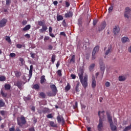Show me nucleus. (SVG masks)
Masks as SVG:
<instances>
[{
    "instance_id": "1",
    "label": "nucleus",
    "mask_w": 131,
    "mask_h": 131,
    "mask_svg": "<svg viewBox=\"0 0 131 131\" xmlns=\"http://www.w3.org/2000/svg\"><path fill=\"white\" fill-rule=\"evenodd\" d=\"M78 76L80 79V81L84 88V89H86L88 88V75H85L83 77V72L81 70L79 71L78 72Z\"/></svg>"
},
{
    "instance_id": "2",
    "label": "nucleus",
    "mask_w": 131,
    "mask_h": 131,
    "mask_svg": "<svg viewBox=\"0 0 131 131\" xmlns=\"http://www.w3.org/2000/svg\"><path fill=\"white\" fill-rule=\"evenodd\" d=\"M105 113V111H99L98 112V116L99 117V123L97 125V129L99 131H102L103 129V127L104 126V124H103V120L102 118H104V114Z\"/></svg>"
},
{
    "instance_id": "3",
    "label": "nucleus",
    "mask_w": 131,
    "mask_h": 131,
    "mask_svg": "<svg viewBox=\"0 0 131 131\" xmlns=\"http://www.w3.org/2000/svg\"><path fill=\"white\" fill-rule=\"evenodd\" d=\"M107 120L110 123L111 130L115 131L117 129L116 126L113 124V120H112V116H111V113L109 111H106V112Z\"/></svg>"
},
{
    "instance_id": "4",
    "label": "nucleus",
    "mask_w": 131,
    "mask_h": 131,
    "mask_svg": "<svg viewBox=\"0 0 131 131\" xmlns=\"http://www.w3.org/2000/svg\"><path fill=\"white\" fill-rule=\"evenodd\" d=\"M17 124L19 126H23L26 123V119H25V117L23 116H21L20 118H17Z\"/></svg>"
},
{
    "instance_id": "5",
    "label": "nucleus",
    "mask_w": 131,
    "mask_h": 131,
    "mask_svg": "<svg viewBox=\"0 0 131 131\" xmlns=\"http://www.w3.org/2000/svg\"><path fill=\"white\" fill-rule=\"evenodd\" d=\"M131 10L129 9V7H126L125 9L124 17L128 19L129 18V15H130Z\"/></svg>"
},
{
    "instance_id": "6",
    "label": "nucleus",
    "mask_w": 131,
    "mask_h": 131,
    "mask_svg": "<svg viewBox=\"0 0 131 131\" xmlns=\"http://www.w3.org/2000/svg\"><path fill=\"white\" fill-rule=\"evenodd\" d=\"M56 119L57 120L58 123H60V122H61L62 124H64L65 123V120L64 119V118L63 117V116L60 115H58V116H57Z\"/></svg>"
},
{
    "instance_id": "7",
    "label": "nucleus",
    "mask_w": 131,
    "mask_h": 131,
    "mask_svg": "<svg viewBox=\"0 0 131 131\" xmlns=\"http://www.w3.org/2000/svg\"><path fill=\"white\" fill-rule=\"evenodd\" d=\"M7 22H8V20L6 18H3L0 20V28L5 27V26H6V24H7Z\"/></svg>"
},
{
    "instance_id": "8",
    "label": "nucleus",
    "mask_w": 131,
    "mask_h": 131,
    "mask_svg": "<svg viewBox=\"0 0 131 131\" xmlns=\"http://www.w3.org/2000/svg\"><path fill=\"white\" fill-rule=\"evenodd\" d=\"M99 64L100 66V70L101 71H103L102 76L104 75V71H105V69H106V67H105V64L102 61L99 62Z\"/></svg>"
},
{
    "instance_id": "9",
    "label": "nucleus",
    "mask_w": 131,
    "mask_h": 131,
    "mask_svg": "<svg viewBox=\"0 0 131 131\" xmlns=\"http://www.w3.org/2000/svg\"><path fill=\"white\" fill-rule=\"evenodd\" d=\"M50 88L52 91V93H54L55 95H57L58 93V90H57V87H56V85L52 84L50 85Z\"/></svg>"
},
{
    "instance_id": "10",
    "label": "nucleus",
    "mask_w": 131,
    "mask_h": 131,
    "mask_svg": "<svg viewBox=\"0 0 131 131\" xmlns=\"http://www.w3.org/2000/svg\"><path fill=\"white\" fill-rule=\"evenodd\" d=\"M111 52H112V46L110 45L105 53L104 58H107L106 56H108L109 54L111 53Z\"/></svg>"
},
{
    "instance_id": "11",
    "label": "nucleus",
    "mask_w": 131,
    "mask_h": 131,
    "mask_svg": "<svg viewBox=\"0 0 131 131\" xmlns=\"http://www.w3.org/2000/svg\"><path fill=\"white\" fill-rule=\"evenodd\" d=\"M107 26L106 22L104 21L101 25L98 28V31H102L103 29H105V28Z\"/></svg>"
},
{
    "instance_id": "12",
    "label": "nucleus",
    "mask_w": 131,
    "mask_h": 131,
    "mask_svg": "<svg viewBox=\"0 0 131 131\" xmlns=\"http://www.w3.org/2000/svg\"><path fill=\"white\" fill-rule=\"evenodd\" d=\"M96 85H97L96 78H95V76H93L92 81V88H93V89H95V88H96Z\"/></svg>"
},
{
    "instance_id": "13",
    "label": "nucleus",
    "mask_w": 131,
    "mask_h": 131,
    "mask_svg": "<svg viewBox=\"0 0 131 131\" xmlns=\"http://www.w3.org/2000/svg\"><path fill=\"white\" fill-rule=\"evenodd\" d=\"M114 34H118V33L120 31V28L118 26H115L113 29Z\"/></svg>"
},
{
    "instance_id": "14",
    "label": "nucleus",
    "mask_w": 131,
    "mask_h": 131,
    "mask_svg": "<svg viewBox=\"0 0 131 131\" xmlns=\"http://www.w3.org/2000/svg\"><path fill=\"white\" fill-rule=\"evenodd\" d=\"M65 18H72L73 16V13L71 11H69V12H67L64 15Z\"/></svg>"
},
{
    "instance_id": "15",
    "label": "nucleus",
    "mask_w": 131,
    "mask_h": 131,
    "mask_svg": "<svg viewBox=\"0 0 131 131\" xmlns=\"http://www.w3.org/2000/svg\"><path fill=\"white\" fill-rule=\"evenodd\" d=\"M45 82H47V79H46V76L45 75H42L40 77V83L41 84H43Z\"/></svg>"
},
{
    "instance_id": "16",
    "label": "nucleus",
    "mask_w": 131,
    "mask_h": 131,
    "mask_svg": "<svg viewBox=\"0 0 131 131\" xmlns=\"http://www.w3.org/2000/svg\"><path fill=\"white\" fill-rule=\"evenodd\" d=\"M121 40L123 43H125V42L129 41V39L127 37H123L122 38Z\"/></svg>"
},
{
    "instance_id": "17",
    "label": "nucleus",
    "mask_w": 131,
    "mask_h": 131,
    "mask_svg": "<svg viewBox=\"0 0 131 131\" xmlns=\"http://www.w3.org/2000/svg\"><path fill=\"white\" fill-rule=\"evenodd\" d=\"M1 95L2 96L3 98H7L8 96V93L4 92L2 89L1 90Z\"/></svg>"
},
{
    "instance_id": "18",
    "label": "nucleus",
    "mask_w": 131,
    "mask_h": 131,
    "mask_svg": "<svg viewBox=\"0 0 131 131\" xmlns=\"http://www.w3.org/2000/svg\"><path fill=\"white\" fill-rule=\"evenodd\" d=\"M6 106V103L4 101V100L0 99V108H3V107H5Z\"/></svg>"
},
{
    "instance_id": "19",
    "label": "nucleus",
    "mask_w": 131,
    "mask_h": 131,
    "mask_svg": "<svg viewBox=\"0 0 131 131\" xmlns=\"http://www.w3.org/2000/svg\"><path fill=\"white\" fill-rule=\"evenodd\" d=\"M126 79V77L125 76H119V81H124Z\"/></svg>"
},
{
    "instance_id": "20",
    "label": "nucleus",
    "mask_w": 131,
    "mask_h": 131,
    "mask_svg": "<svg viewBox=\"0 0 131 131\" xmlns=\"http://www.w3.org/2000/svg\"><path fill=\"white\" fill-rule=\"evenodd\" d=\"M99 50H100V47L99 46H96L93 49V53H98L99 52Z\"/></svg>"
},
{
    "instance_id": "21",
    "label": "nucleus",
    "mask_w": 131,
    "mask_h": 131,
    "mask_svg": "<svg viewBox=\"0 0 131 131\" xmlns=\"http://www.w3.org/2000/svg\"><path fill=\"white\" fill-rule=\"evenodd\" d=\"M95 66H96V64L95 63L91 64L89 68L90 71H93L94 70V68H95Z\"/></svg>"
},
{
    "instance_id": "22",
    "label": "nucleus",
    "mask_w": 131,
    "mask_h": 131,
    "mask_svg": "<svg viewBox=\"0 0 131 131\" xmlns=\"http://www.w3.org/2000/svg\"><path fill=\"white\" fill-rule=\"evenodd\" d=\"M30 28H31V26L28 25L23 28V30L24 31H27V30H29Z\"/></svg>"
},
{
    "instance_id": "23",
    "label": "nucleus",
    "mask_w": 131,
    "mask_h": 131,
    "mask_svg": "<svg viewBox=\"0 0 131 131\" xmlns=\"http://www.w3.org/2000/svg\"><path fill=\"white\" fill-rule=\"evenodd\" d=\"M50 125L52 126V127H58V125H57V124H55L54 121H50Z\"/></svg>"
},
{
    "instance_id": "24",
    "label": "nucleus",
    "mask_w": 131,
    "mask_h": 131,
    "mask_svg": "<svg viewBox=\"0 0 131 131\" xmlns=\"http://www.w3.org/2000/svg\"><path fill=\"white\" fill-rule=\"evenodd\" d=\"M16 86L19 89V90H21L22 89V83L20 81H18L16 83Z\"/></svg>"
},
{
    "instance_id": "25",
    "label": "nucleus",
    "mask_w": 131,
    "mask_h": 131,
    "mask_svg": "<svg viewBox=\"0 0 131 131\" xmlns=\"http://www.w3.org/2000/svg\"><path fill=\"white\" fill-rule=\"evenodd\" d=\"M48 112H50V110L48 108L44 107L42 110V113L44 114H46V113H48Z\"/></svg>"
},
{
    "instance_id": "26",
    "label": "nucleus",
    "mask_w": 131,
    "mask_h": 131,
    "mask_svg": "<svg viewBox=\"0 0 131 131\" xmlns=\"http://www.w3.org/2000/svg\"><path fill=\"white\" fill-rule=\"evenodd\" d=\"M33 89L36 91H38L39 90V85L38 84H35L33 85Z\"/></svg>"
},
{
    "instance_id": "27",
    "label": "nucleus",
    "mask_w": 131,
    "mask_h": 131,
    "mask_svg": "<svg viewBox=\"0 0 131 131\" xmlns=\"http://www.w3.org/2000/svg\"><path fill=\"white\" fill-rule=\"evenodd\" d=\"M70 63L74 64L75 63V55H73L72 58L70 60Z\"/></svg>"
},
{
    "instance_id": "28",
    "label": "nucleus",
    "mask_w": 131,
    "mask_h": 131,
    "mask_svg": "<svg viewBox=\"0 0 131 131\" xmlns=\"http://www.w3.org/2000/svg\"><path fill=\"white\" fill-rule=\"evenodd\" d=\"M5 90H11V85L9 84H5L4 85Z\"/></svg>"
},
{
    "instance_id": "29",
    "label": "nucleus",
    "mask_w": 131,
    "mask_h": 131,
    "mask_svg": "<svg viewBox=\"0 0 131 131\" xmlns=\"http://www.w3.org/2000/svg\"><path fill=\"white\" fill-rule=\"evenodd\" d=\"M55 61H56V55L53 54L52 55L51 57V61L52 62V64H54V63H55Z\"/></svg>"
},
{
    "instance_id": "30",
    "label": "nucleus",
    "mask_w": 131,
    "mask_h": 131,
    "mask_svg": "<svg viewBox=\"0 0 131 131\" xmlns=\"http://www.w3.org/2000/svg\"><path fill=\"white\" fill-rule=\"evenodd\" d=\"M63 16L61 15H57V21H61L62 20H63Z\"/></svg>"
},
{
    "instance_id": "31",
    "label": "nucleus",
    "mask_w": 131,
    "mask_h": 131,
    "mask_svg": "<svg viewBox=\"0 0 131 131\" xmlns=\"http://www.w3.org/2000/svg\"><path fill=\"white\" fill-rule=\"evenodd\" d=\"M15 73V76H16V77H20V76H21V72L16 71L15 72H14Z\"/></svg>"
},
{
    "instance_id": "32",
    "label": "nucleus",
    "mask_w": 131,
    "mask_h": 131,
    "mask_svg": "<svg viewBox=\"0 0 131 131\" xmlns=\"http://www.w3.org/2000/svg\"><path fill=\"white\" fill-rule=\"evenodd\" d=\"M80 84V83H79V82H77V84H76V85L75 91H76V92H79V84Z\"/></svg>"
},
{
    "instance_id": "33",
    "label": "nucleus",
    "mask_w": 131,
    "mask_h": 131,
    "mask_svg": "<svg viewBox=\"0 0 131 131\" xmlns=\"http://www.w3.org/2000/svg\"><path fill=\"white\" fill-rule=\"evenodd\" d=\"M47 95H48L49 97H54V96L56 95L54 93H52L51 92H47Z\"/></svg>"
},
{
    "instance_id": "34",
    "label": "nucleus",
    "mask_w": 131,
    "mask_h": 131,
    "mask_svg": "<svg viewBox=\"0 0 131 131\" xmlns=\"http://www.w3.org/2000/svg\"><path fill=\"white\" fill-rule=\"evenodd\" d=\"M6 76H0V81H6Z\"/></svg>"
},
{
    "instance_id": "35",
    "label": "nucleus",
    "mask_w": 131,
    "mask_h": 131,
    "mask_svg": "<svg viewBox=\"0 0 131 131\" xmlns=\"http://www.w3.org/2000/svg\"><path fill=\"white\" fill-rule=\"evenodd\" d=\"M70 89H71V86L69 83H68V85L65 88V90L68 91L69 90H70Z\"/></svg>"
},
{
    "instance_id": "36",
    "label": "nucleus",
    "mask_w": 131,
    "mask_h": 131,
    "mask_svg": "<svg viewBox=\"0 0 131 131\" xmlns=\"http://www.w3.org/2000/svg\"><path fill=\"white\" fill-rule=\"evenodd\" d=\"M61 24L63 27H66L67 26V23H66V20L65 19L62 21Z\"/></svg>"
},
{
    "instance_id": "37",
    "label": "nucleus",
    "mask_w": 131,
    "mask_h": 131,
    "mask_svg": "<svg viewBox=\"0 0 131 131\" xmlns=\"http://www.w3.org/2000/svg\"><path fill=\"white\" fill-rule=\"evenodd\" d=\"M38 25L39 26H43L45 25V23L42 22L41 20L38 21Z\"/></svg>"
},
{
    "instance_id": "38",
    "label": "nucleus",
    "mask_w": 131,
    "mask_h": 131,
    "mask_svg": "<svg viewBox=\"0 0 131 131\" xmlns=\"http://www.w3.org/2000/svg\"><path fill=\"white\" fill-rule=\"evenodd\" d=\"M57 73L58 76L61 77L62 76V70H58L57 72Z\"/></svg>"
},
{
    "instance_id": "39",
    "label": "nucleus",
    "mask_w": 131,
    "mask_h": 131,
    "mask_svg": "<svg viewBox=\"0 0 131 131\" xmlns=\"http://www.w3.org/2000/svg\"><path fill=\"white\" fill-rule=\"evenodd\" d=\"M40 97H41V98H42L43 99H45V98H46V94H45V93L43 92H41L39 94Z\"/></svg>"
},
{
    "instance_id": "40",
    "label": "nucleus",
    "mask_w": 131,
    "mask_h": 131,
    "mask_svg": "<svg viewBox=\"0 0 131 131\" xmlns=\"http://www.w3.org/2000/svg\"><path fill=\"white\" fill-rule=\"evenodd\" d=\"M114 6L113 5H111V7L108 8V13H111L112 11H113Z\"/></svg>"
},
{
    "instance_id": "41",
    "label": "nucleus",
    "mask_w": 131,
    "mask_h": 131,
    "mask_svg": "<svg viewBox=\"0 0 131 131\" xmlns=\"http://www.w3.org/2000/svg\"><path fill=\"white\" fill-rule=\"evenodd\" d=\"M42 29H43V30H44L45 31H47V30H48V27H47V25H43L42 26Z\"/></svg>"
},
{
    "instance_id": "42",
    "label": "nucleus",
    "mask_w": 131,
    "mask_h": 131,
    "mask_svg": "<svg viewBox=\"0 0 131 131\" xmlns=\"http://www.w3.org/2000/svg\"><path fill=\"white\" fill-rule=\"evenodd\" d=\"M19 60L21 62V65H24V63H25V62L24 61V59L23 58L20 57L19 58Z\"/></svg>"
},
{
    "instance_id": "43",
    "label": "nucleus",
    "mask_w": 131,
    "mask_h": 131,
    "mask_svg": "<svg viewBox=\"0 0 131 131\" xmlns=\"http://www.w3.org/2000/svg\"><path fill=\"white\" fill-rule=\"evenodd\" d=\"M24 101H25V102H27V101H29V100H30V97L28 96V97H24Z\"/></svg>"
},
{
    "instance_id": "44",
    "label": "nucleus",
    "mask_w": 131,
    "mask_h": 131,
    "mask_svg": "<svg viewBox=\"0 0 131 131\" xmlns=\"http://www.w3.org/2000/svg\"><path fill=\"white\" fill-rule=\"evenodd\" d=\"M6 113H7V112H6L5 111H0V114H1V115H2V116H4V115H5Z\"/></svg>"
},
{
    "instance_id": "45",
    "label": "nucleus",
    "mask_w": 131,
    "mask_h": 131,
    "mask_svg": "<svg viewBox=\"0 0 131 131\" xmlns=\"http://www.w3.org/2000/svg\"><path fill=\"white\" fill-rule=\"evenodd\" d=\"M9 56H10V57H11V58H14V57H16V54H15L14 53H11L10 54Z\"/></svg>"
},
{
    "instance_id": "46",
    "label": "nucleus",
    "mask_w": 131,
    "mask_h": 131,
    "mask_svg": "<svg viewBox=\"0 0 131 131\" xmlns=\"http://www.w3.org/2000/svg\"><path fill=\"white\" fill-rule=\"evenodd\" d=\"M125 129L127 131V130H130L131 129V124L125 128Z\"/></svg>"
},
{
    "instance_id": "47",
    "label": "nucleus",
    "mask_w": 131,
    "mask_h": 131,
    "mask_svg": "<svg viewBox=\"0 0 131 131\" xmlns=\"http://www.w3.org/2000/svg\"><path fill=\"white\" fill-rule=\"evenodd\" d=\"M6 40L8 42H11V38L9 36L6 37Z\"/></svg>"
},
{
    "instance_id": "48",
    "label": "nucleus",
    "mask_w": 131,
    "mask_h": 131,
    "mask_svg": "<svg viewBox=\"0 0 131 131\" xmlns=\"http://www.w3.org/2000/svg\"><path fill=\"white\" fill-rule=\"evenodd\" d=\"M70 6V3L68 1H66V7L67 8H69V7Z\"/></svg>"
},
{
    "instance_id": "49",
    "label": "nucleus",
    "mask_w": 131,
    "mask_h": 131,
    "mask_svg": "<svg viewBox=\"0 0 131 131\" xmlns=\"http://www.w3.org/2000/svg\"><path fill=\"white\" fill-rule=\"evenodd\" d=\"M96 59V53L92 52V60Z\"/></svg>"
},
{
    "instance_id": "50",
    "label": "nucleus",
    "mask_w": 131,
    "mask_h": 131,
    "mask_svg": "<svg viewBox=\"0 0 131 131\" xmlns=\"http://www.w3.org/2000/svg\"><path fill=\"white\" fill-rule=\"evenodd\" d=\"M105 86H106V88H109V86H110V82L108 81L106 82L105 83Z\"/></svg>"
},
{
    "instance_id": "51",
    "label": "nucleus",
    "mask_w": 131,
    "mask_h": 131,
    "mask_svg": "<svg viewBox=\"0 0 131 131\" xmlns=\"http://www.w3.org/2000/svg\"><path fill=\"white\" fill-rule=\"evenodd\" d=\"M15 126H13L12 127L9 128V131H15Z\"/></svg>"
},
{
    "instance_id": "52",
    "label": "nucleus",
    "mask_w": 131,
    "mask_h": 131,
    "mask_svg": "<svg viewBox=\"0 0 131 131\" xmlns=\"http://www.w3.org/2000/svg\"><path fill=\"white\" fill-rule=\"evenodd\" d=\"M47 118H53V116L52 114H49L47 116Z\"/></svg>"
},
{
    "instance_id": "53",
    "label": "nucleus",
    "mask_w": 131,
    "mask_h": 131,
    "mask_svg": "<svg viewBox=\"0 0 131 131\" xmlns=\"http://www.w3.org/2000/svg\"><path fill=\"white\" fill-rule=\"evenodd\" d=\"M32 70H29V78H31V77L32 76Z\"/></svg>"
},
{
    "instance_id": "54",
    "label": "nucleus",
    "mask_w": 131,
    "mask_h": 131,
    "mask_svg": "<svg viewBox=\"0 0 131 131\" xmlns=\"http://www.w3.org/2000/svg\"><path fill=\"white\" fill-rule=\"evenodd\" d=\"M22 25H26L27 24V20H24L22 23H21Z\"/></svg>"
},
{
    "instance_id": "55",
    "label": "nucleus",
    "mask_w": 131,
    "mask_h": 131,
    "mask_svg": "<svg viewBox=\"0 0 131 131\" xmlns=\"http://www.w3.org/2000/svg\"><path fill=\"white\" fill-rule=\"evenodd\" d=\"M30 55H31V57L32 58H33V59L35 58V53H32V52H31L30 53Z\"/></svg>"
},
{
    "instance_id": "56",
    "label": "nucleus",
    "mask_w": 131,
    "mask_h": 131,
    "mask_svg": "<svg viewBox=\"0 0 131 131\" xmlns=\"http://www.w3.org/2000/svg\"><path fill=\"white\" fill-rule=\"evenodd\" d=\"M71 77H72V79H75V78H76V76L72 74L71 75Z\"/></svg>"
},
{
    "instance_id": "57",
    "label": "nucleus",
    "mask_w": 131,
    "mask_h": 131,
    "mask_svg": "<svg viewBox=\"0 0 131 131\" xmlns=\"http://www.w3.org/2000/svg\"><path fill=\"white\" fill-rule=\"evenodd\" d=\"M11 0H6V5L9 6L11 4Z\"/></svg>"
},
{
    "instance_id": "58",
    "label": "nucleus",
    "mask_w": 131,
    "mask_h": 131,
    "mask_svg": "<svg viewBox=\"0 0 131 131\" xmlns=\"http://www.w3.org/2000/svg\"><path fill=\"white\" fill-rule=\"evenodd\" d=\"M16 48H17V49H21L22 48V45L17 44L16 45Z\"/></svg>"
},
{
    "instance_id": "59",
    "label": "nucleus",
    "mask_w": 131,
    "mask_h": 131,
    "mask_svg": "<svg viewBox=\"0 0 131 131\" xmlns=\"http://www.w3.org/2000/svg\"><path fill=\"white\" fill-rule=\"evenodd\" d=\"M50 39V37L46 36L44 38V41H47V40H49Z\"/></svg>"
},
{
    "instance_id": "60",
    "label": "nucleus",
    "mask_w": 131,
    "mask_h": 131,
    "mask_svg": "<svg viewBox=\"0 0 131 131\" xmlns=\"http://www.w3.org/2000/svg\"><path fill=\"white\" fill-rule=\"evenodd\" d=\"M49 33H51L53 32V28H52V27H49Z\"/></svg>"
},
{
    "instance_id": "61",
    "label": "nucleus",
    "mask_w": 131,
    "mask_h": 131,
    "mask_svg": "<svg viewBox=\"0 0 131 131\" xmlns=\"http://www.w3.org/2000/svg\"><path fill=\"white\" fill-rule=\"evenodd\" d=\"M97 23H98V20H93L94 26H95L97 24Z\"/></svg>"
},
{
    "instance_id": "62",
    "label": "nucleus",
    "mask_w": 131,
    "mask_h": 131,
    "mask_svg": "<svg viewBox=\"0 0 131 131\" xmlns=\"http://www.w3.org/2000/svg\"><path fill=\"white\" fill-rule=\"evenodd\" d=\"M25 36L27 38H30V35L29 34H26V35H25Z\"/></svg>"
},
{
    "instance_id": "63",
    "label": "nucleus",
    "mask_w": 131,
    "mask_h": 131,
    "mask_svg": "<svg viewBox=\"0 0 131 131\" xmlns=\"http://www.w3.org/2000/svg\"><path fill=\"white\" fill-rule=\"evenodd\" d=\"M74 109H76L77 108V102H75V104L73 106Z\"/></svg>"
},
{
    "instance_id": "64",
    "label": "nucleus",
    "mask_w": 131,
    "mask_h": 131,
    "mask_svg": "<svg viewBox=\"0 0 131 131\" xmlns=\"http://www.w3.org/2000/svg\"><path fill=\"white\" fill-rule=\"evenodd\" d=\"M29 131H35V130L34 129V128H33V127L29 128Z\"/></svg>"
}]
</instances>
